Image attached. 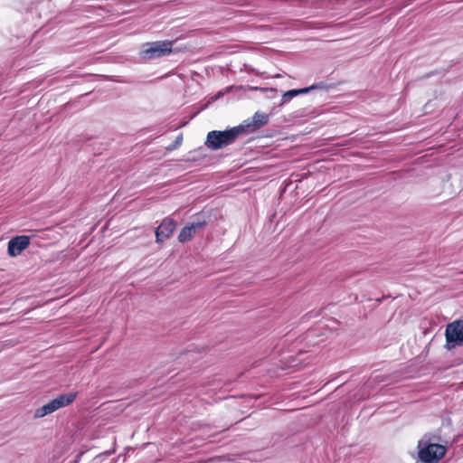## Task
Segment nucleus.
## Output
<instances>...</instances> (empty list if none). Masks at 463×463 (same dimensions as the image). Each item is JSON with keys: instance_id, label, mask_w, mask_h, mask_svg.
I'll return each instance as SVG.
<instances>
[{"instance_id": "obj_10", "label": "nucleus", "mask_w": 463, "mask_h": 463, "mask_svg": "<svg viewBox=\"0 0 463 463\" xmlns=\"http://www.w3.org/2000/svg\"><path fill=\"white\" fill-rule=\"evenodd\" d=\"M176 222L171 218H165L161 224L156 228V232H175Z\"/></svg>"}, {"instance_id": "obj_2", "label": "nucleus", "mask_w": 463, "mask_h": 463, "mask_svg": "<svg viewBox=\"0 0 463 463\" xmlns=\"http://www.w3.org/2000/svg\"><path fill=\"white\" fill-rule=\"evenodd\" d=\"M419 458L423 463H437L446 454V447L437 443L420 440Z\"/></svg>"}, {"instance_id": "obj_12", "label": "nucleus", "mask_w": 463, "mask_h": 463, "mask_svg": "<svg viewBox=\"0 0 463 463\" xmlns=\"http://www.w3.org/2000/svg\"><path fill=\"white\" fill-rule=\"evenodd\" d=\"M156 242H163L164 241L169 239L173 233H155Z\"/></svg>"}, {"instance_id": "obj_1", "label": "nucleus", "mask_w": 463, "mask_h": 463, "mask_svg": "<svg viewBox=\"0 0 463 463\" xmlns=\"http://www.w3.org/2000/svg\"><path fill=\"white\" fill-rule=\"evenodd\" d=\"M242 127H234L224 131L213 130L208 132L204 145L211 150H218L232 145L238 137L243 134Z\"/></svg>"}, {"instance_id": "obj_3", "label": "nucleus", "mask_w": 463, "mask_h": 463, "mask_svg": "<svg viewBox=\"0 0 463 463\" xmlns=\"http://www.w3.org/2000/svg\"><path fill=\"white\" fill-rule=\"evenodd\" d=\"M173 42L157 41L146 43L143 45L141 54L146 59H154L165 56L172 52Z\"/></svg>"}, {"instance_id": "obj_11", "label": "nucleus", "mask_w": 463, "mask_h": 463, "mask_svg": "<svg viewBox=\"0 0 463 463\" xmlns=\"http://www.w3.org/2000/svg\"><path fill=\"white\" fill-rule=\"evenodd\" d=\"M48 414H51V413L46 409V406L43 405V406L39 407L38 409H36V411L34 412V417L35 418H43Z\"/></svg>"}, {"instance_id": "obj_5", "label": "nucleus", "mask_w": 463, "mask_h": 463, "mask_svg": "<svg viewBox=\"0 0 463 463\" xmlns=\"http://www.w3.org/2000/svg\"><path fill=\"white\" fill-rule=\"evenodd\" d=\"M30 244V237L17 235L8 241L7 252L11 257H16L22 253Z\"/></svg>"}, {"instance_id": "obj_15", "label": "nucleus", "mask_w": 463, "mask_h": 463, "mask_svg": "<svg viewBox=\"0 0 463 463\" xmlns=\"http://www.w3.org/2000/svg\"><path fill=\"white\" fill-rule=\"evenodd\" d=\"M201 224H199L198 226H195L194 223L191 224V225H186L184 226L181 232H192L193 230H195L196 227H199Z\"/></svg>"}, {"instance_id": "obj_8", "label": "nucleus", "mask_w": 463, "mask_h": 463, "mask_svg": "<svg viewBox=\"0 0 463 463\" xmlns=\"http://www.w3.org/2000/svg\"><path fill=\"white\" fill-rule=\"evenodd\" d=\"M316 88H317V85H312L308 88L288 90L283 94L282 100H283V102H288L294 97L298 96V94L307 93L309 90H314Z\"/></svg>"}, {"instance_id": "obj_16", "label": "nucleus", "mask_w": 463, "mask_h": 463, "mask_svg": "<svg viewBox=\"0 0 463 463\" xmlns=\"http://www.w3.org/2000/svg\"><path fill=\"white\" fill-rule=\"evenodd\" d=\"M182 140H183L182 136L177 137L175 141L174 146L176 147L177 146H180L182 143Z\"/></svg>"}, {"instance_id": "obj_9", "label": "nucleus", "mask_w": 463, "mask_h": 463, "mask_svg": "<svg viewBox=\"0 0 463 463\" xmlns=\"http://www.w3.org/2000/svg\"><path fill=\"white\" fill-rule=\"evenodd\" d=\"M316 88H317V85H312L308 88L288 90L283 94L282 100H283V102H288L294 97L298 96V94L307 93L309 90H314Z\"/></svg>"}, {"instance_id": "obj_6", "label": "nucleus", "mask_w": 463, "mask_h": 463, "mask_svg": "<svg viewBox=\"0 0 463 463\" xmlns=\"http://www.w3.org/2000/svg\"><path fill=\"white\" fill-rule=\"evenodd\" d=\"M269 122V116L262 112H256L250 120L244 121L243 124L239 125L238 127H242L244 128V133L254 132L257 129L267 125Z\"/></svg>"}, {"instance_id": "obj_7", "label": "nucleus", "mask_w": 463, "mask_h": 463, "mask_svg": "<svg viewBox=\"0 0 463 463\" xmlns=\"http://www.w3.org/2000/svg\"><path fill=\"white\" fill-rule=\"evenodd\" d=\"M78 394L79 392L76 391L70 392L67 393L60 394L55 399H53L58 410L71 404L76 400Z\"/></svg>"}, {"instance_id": "obj_14", "label": "nucleus", "mask_w": 463, "mask_h": 463, "mask_svg": "<svg viewBox=\"0 0 463 463\" xmlns=\"http://www.w3.org/2000/svg\"><path fill=\"white\" fill-rule=\"evenodd\" d=\"M44 405L46 406V409L49 411L50 413H52L58 410L56 403L54 402V400H52L51 402Z\"/></svg>"}, {"instance_id": "obj_13", "label": "nucleus", "mask_w": 463, "mask_h": 463, "mask_svg": "<svg viewBox=\"0 0 463 463\" xmlns=\"http://www.w3.org/2000/svg\"><path fill=\"white\" fill-rule=\"evenodd\" d=\"M193 239V233H179L178 241L180 242H186Z\"/></svg>"}, {"instance_id": "obj_4", "label": "nucleus", "mask_w": 463, "mask_h": 463, "mask_svg": "<svg viewBox=\"0 0 463 463\" xmlns=\"http://www.w3.org/2000/svg\"><path fill=\"white\" fill-rule=\"evenodd\" d=\"M445 348L451 350L463 344V320L449 323L445 330Z\"/></svg>"}, {"instance_id": "obj_17", "label": "nucleus", "mask_w": 463, "mask_h": 463, "mask_svg": "<svg viewBox=\"0 0 463 463\" xmlns=\"http://www.w3.org/2000/svg\"><path fill=\"white\" fill-rule=\"evenodd\" d=\"M27 232H34V231H33V230H28Z\"/></svg>"}]
</instances>
